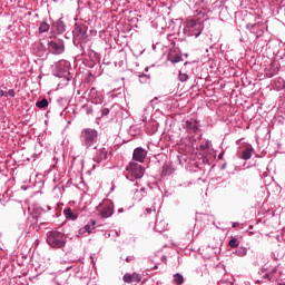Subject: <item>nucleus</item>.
<instances>
[{"mask_svg":"<svg viewBox=\"0 0 285 285\" xmlns=\"http://www.w3.org/2000/svg\"><path fill=\"white\" fill-rule=\"evenodd\" d=\"M204 30V22L200 20L190 19L185 27V35L187 37H199Z\"/></svg>","mask_w":285,"mask_h":285,"instance_id":"1","label":"nucleus"},{"mask_svg":"<svg viewBox=\"0 0 285 285\" xmlns=\"http://www.w3.org/2000/svg\"><path fill=\"white\" fill-rule=\"evenodd\" d=\"M47 243L52 248H62V246H66V236L61 232H49L47 234Z\"/></svg>","mask_w":285,"mask_h":285,"instance_id":"2","label":"nucleus"},{"mask_svg":"<svg viewBox=\"0 0 285 285\" xmlns=\"http://www.w3.org/2000/svg\"><path fill=\"white\" fill-rule=\"evenodd\" d=\"M126 170V177L129 181H135V179H141L144 177V167L139 164L130 163Z\"/></svg>","mask_w":285,"mask_h":285,"instance_id":"3","label":"nucleus"},{"mask_svg":"<svg viewBox=\"0 0 285 285\" xmlns=\"http://www.w3.org/2000/svg\"><path fill=\"white\" fill-rule=\"evenodd\" d=\"M81 139L85 141L87 148H90V146H92L94 141L97 139V130L83 129L81 132Z\"/></svg>","mask_w":285,"mask_h":285,"instance_id":"4","label":"nucleus"},{"mask_svg":"<svg viewBox=\"0 0 285 285\" xmlns=\"http://www.w3.org/2000/svg\"><path fill=\"white\" fill-rule=\"evenodd\" d=\"M48 48L52 55H61L66 50L63 42L50 41Z\"/></svg>","mask_w":285,"mask_h":285,"instance_id":"5","label":"nucleus"},{"mask_svg":"<svg viewBox=\"0 0 285 285\" xmlns=\"http://www.w3.org/2000/svg\"><path fill=\"white\" fill-rule=\"evenodd\" d=\"M146 155H148L146 149H144L141 147H138L134 150L132 159H134V161H138L139 164H144V160L146 159Z\"/></svg>","mask_w":285,"mask_h":285,"instance_id":"6","label":"nucleus"},{"mask_svg":"<svg viewBox=\"0 0 285 285\" xmlns=\"http://www.w3.org/2000/svg\"><path fill=\"white\" fill-rule=\"evenodd\" d=\"M112 213H114L112 203H107L102 206L100 210V216L106 219L108 217H111Z\"/></svg>","mask_w":285,"mask_h":285,"instance_id":"7","label":"nucleus"},{"mask_svg":"<svg viewBox=\"0 0 285 285\" xmlns=\"http://www.w3.org/2000/svg\"><path fill=\"white\" fill-rule=\"evenodd\" d=\"M92 226L90 225H86L85 227L80 228L79 229V233H78V237H83L85 236H88L92 233Z\"/></svg>","mask_w":285,"mask_h":285,"instance_id":"8","label":"nucleus"},{"mask_svg":"<svg viewBox=\"0 0 285 285\" xmlns=\"http://www.w3.org/2000/svg\"><path fill=\"white\" fill-rule=\"evenodd\" d=\"M135 277H137V282H141V277H139V275L137 274H125L124 282H126L127 284H132Z\"/></svg>","mask_w":285,"mask_h":285,"instance_id":"9","label":"nucleus"},{"mask_svg":"<svg viewBox=\"0 0 285 285\" xmlns=\"http://www.w3.org/2000/svg\"><path fill=\"white\" fill-rule=\"evenodd\" d=\"M106 159H108V151H106V149H100L97 155V160L106 161Z\"/></svg>","mask_w":285,"mask_h":285,"instance_id":"10","label":"nucleus"},{"mask_svg":"<svg viewBox=\"0 0 285 285\" xmlns=\"http://www.w3.org/2000/svg\"><path fill=\"white\" fill-rule=\"evenodd\" d=\"M144 187H141L140 189H135V199L137 202H141V199H144Z\"/></svg>","mask_w":285,"mask_h":285,"instance_id":"11","label":"nucleus"},{"mask_svg":"<svg viewBox=\"0 0 285 285\" xmlns=\"http://www.w3.org/2000/svg\"><path fill=\"white\" fill-rule=\"evenodd\" d=\"M37 108H48V99L43 98L42 100L37 101Z\"/></svg>","mask_w":285,"mask_h":285,"instance_id":"12","label":"nucleus"},{"mask_svg":"<svg viewBox=\"0 0 285 285\" xmlns=\"http://www.w3.org/2000/svg\"><path fill=\"white\" fill-rule=\"evenodd\" d=\"M174 282L178 285L184 284V276L181 274H175L174 275Z\"/></svg>","mask_w":285,"mask_h":285,"instance_id":"13","label":"nucleus"},{"mask_svg":"<svg viewBox=\"0 0 285 285\" xmlns=\"http://www.w3.org/2000/svg\"><path fill=\"white\" fill-rule=\"evenodd\" d=\"M248 253V250L244 247H240L236 249L235 255H238V257H245V255Z\"/></svg>","mask_w":285,"mask_h":285,"instance_id":"14","label":"nucleus"},{"mask_svg":"<svg viewBox=\"0 0 285 285\" xmlns=\"http://www.w3.org/2000/svg\"><path fill=\"white\" fill-rule=\"evenodd\" d=\"M250 157H253V153L250 151V148H246L243 151V159L247 160V159H250Z\"/></svg>","mask_w":285,"mask_h":285,"instance_id":"15","label":"nucleus"},{"mask_svg":"<svg viewBox=\"0 0 285 285\" xmlns=\"http://www.w3.org/2000/svg\"><path fill=\"white\" fill-rule=\"evenodd\" d=\"M50 30V24L42 22L39 27V32H48Z\"/></svg>","mask_w":285,"mask_h":285,"instance_id":"16","label":"nucleus"},{"mask_svg":"<svg viewBox=\"0 0 285 285\" xmlns=\"http://www.w3.org/2000/svg\"><path fill=\"white\" fill-rule=\"evenodd\" d=\"M57 26H58V31L59 32H65L66 31V27L63 26V22L58 21Z\"/></svg>","mask_w":285,"mask_h":285,"instance_id":"17","label":"nucleus"},{"mask_svg":"<svg viewBox=\"0 0 285 285\" xmlns=\"http://www.w3.org/2000/svg\"><path fill=\"white\" fill-rule=\"evenodd\" d=\"M178 79H179V81H188V75L179 73Z\"/></svg>","mask_w":285,"mask_h":285,"instance_id":"18","label":"nucleus"},{"mask_svg":"<svg viewBox=\"0 0 285 285\" xmlns=\"http://www.w3.org/2000/svg\"><path fill=\"white\" fill-rule=\"evenodd\" d=\"M229 246H230L232 248H237V239H236V238H232V239L229 240Z\"/></svg>","mask_w":285,"mask_h":285,"instance_id":"19","label":"nucleus"},{"mask_svg":"<svg viewBox=\"0 0 285 285\" xmlns=\"http://www.w3.org/2000/svg\"><path fill=\"white\" fill-rule=\"evenodd\" d=\"M171 63H179V61H181L180 56H176L174 58L170 59Z\"/></svg>","mask_w":285,"mask_h":285,"instance_id":"20","label":"nucleus"},{"mask_svg":"<svg viewBox=\"0 0 285 285\" xmlns=\"http://www.w3.org/2000/svg\"><path fill=\"white\" fill-rule=\"evenodd\" d=\"M4 97H14V89H10L8 92H6Z\"/></svg>","mask_w":285,"mask_h":285,"instance_id":"21","label":"nucleus"},{"mask_svg":"<svg viewBox=\"0 0 285 285\" xmlns=\"http://www.w3.org/2000/svg\"><path fill=\"white\" fill-rule=\"evenodd\" d=\"M185 126H186V129H187V130H190V129L193 128V122H190L189 120H187L186 124H185Z\"/></svg>","mask_w":285,"mask_h":285,"instance_id":"22","label":"nucleus"},{"mask_svg":"<svg viewBox=\"0 0 285 285\" xmlns=\"http://www.w3.org/2000/svg\"><path fill=\"white\" fill-rule=\"evenodd\" d=\"M210 147V142L206 141L205 145H202L200 148L202 150H206V148Z\"/></svg>","mask_w":285,"mask_h":285,"instance_id":"23","label":"nucleus"},{"mask_svg":"<svg viewBox=\"0 0 285 285\" xmlns=\"http://www.w3.org/2000/svg\"><path fill=\"white\" fill-rule=\"evenodd\" d=\"M255 26H257V24L248 23V24H246V28H247V30H253L255 28Z\"/></svg>","mask_w":285,"mask_h":285,"instance_id":"24","label":"nucleus"},{"mask_svg":"<svg viewBox=\"0 0 285 285\" xmlns=\"http://www.w3.org/2000/svg\"><path fill=\"white\" fill-rule=\"evenodd\" d=\"M108 112H110L108 108L102 109V115H108Z\"/></svg>","mask_w":285,"mask_h":285,"instance_id":"25","label":"nucleus"},{"mask_svg":"<svg viewBox=\"0 0 285 285\" xmlns=\"http://www.w3.org/2000/svg\"><path fill=\"white\" fill-rule=\"evenodd\" d=\"M0 97H6V91H3L2 89H0Z\"/></svg>","mask_w":285,"mask_h":285,"instance_id":"26","label":"nucleus"},{"mask_svg":"<svg viewBox=\"0 0 285 285\" xmlns=\"http://www.w3.org/2000/svg\"><path fill=\"white\" fill-rule=\"evenodd\" d=\"M144 78L150 79V76H146V75L140 76V79H144Z\"/></svg>","mask_w":285,"mask_h":285,"instance_id":"27","label":"nucleus"},{"mask_svg":"<svg viewBox=\"0 0 285 285\" xmlns=\"http://www.w3.org/2000/svg\"><path fill=\"white\" fill-rule=\"evenodd\" d=\"M264 278L265 279H271V275L269 274H265Z\"/></svg>","mask_w":285,"mask_h":285,"instance_id":"28","label":"nucleus"},{"mask_svg":"<svg viewBox=\"0 0 285 285\" xmlns=\"http://www.w3.org/2000/svg\"><path fill=\"white\" fill-rule=\"evenodd\" d=\"M218 159H224V154H219Z\"/></svg>","mask_w":285,"mask_h":285,"instance_id":"29","label":"nucleus"},{"mask_svg":"<svg viewBox=\"0 0 285 285\" xmlns=\"http://www.w3.org/2000/svg\"><path fill=\"white\" fill-rule=\"evenodd\" d=\"M147 213H153V208H147Z\"/></svg>","mask_w":285,"mask_h":285,"instance_id":"30","label":"nucleus"},{"mask_svg":"<svg viewBox=\"0 0 285 285\" xmlns=\"http://www.w3.org/2000/svg\"><path fill=\"white\" fill-rule=\"evenodd\" d=\"M95 224H96L95 220H92L91 226H95Z\"/></svg>","mask_w":285,"mask_h":285,"instance_id":"31","label":"nucleus"},{"mask_svg":"<svg viewBox=\"0 0 285 285\" xmlns=\"http://www.w3.org/2000/svg\"><path fill=\"white\" fill-rule=\"evenodd\" d=\"M134 282H137V277H134Z\"/></svg>","mask_w":285,"mask_h":285,"instance_id":"32","label":"nucleus"},{"mask_svg":"<svg viewBox=\"0 0 285 285\" xmlns=\"http://www.w3.org/2000/svg\"><path fill=\"white\" fill-rule=\"evenodd\" d=\"M195 128H197V127L194 126V130H195Z\"/></svg>","mask_w":285,"mask_h":285,"instance_id":"33","label":"nucleus"}]
</instances>
